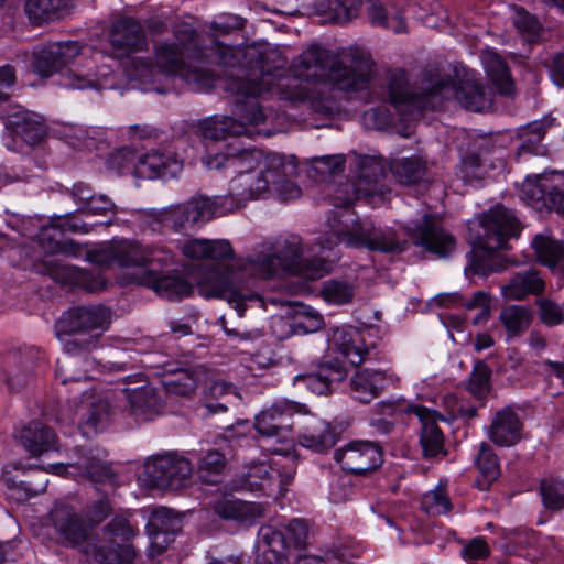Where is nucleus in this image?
<instances>
[{"instance_id": "nucleus-31", "label": "nucleus", "mask_w": 564, "mask_h": 564, "mask_svg": "<svg viewBox=\"0 0 564 564\" xmlns=\"http://www.w3.org/2000/svg\"><path fill=\"white\" fill-rule=\"evenodd\" d=\"M523 423L511 406L497 411L488 430V437L498 446L510 447L522 438Z\"/></svg>"}, {"instance_id": "nucleus-63", "label": "nucleus", "mask_w": 564, "mask_h": 564, "mask_svg": "<svg viewBox=\"0 0 564 564\" xmlns=\"http://www.w3.org/2000/svg\"><path fill=\"white\" fill-rule=\"evenodd\" d=\"M364 124L368 129L384 130L394 123V117L384 106L370 108L364 113Z\"/></svg>"}, {"instance_id": "nucleus-40", "label": "nucleus", "mask_w": 564, "mask_h": 564, "mask_svg": "<svg viewBox=\"0 0 564 564\" xmlns=\"http://www.w3.org/2000/svg\"><path fill=\"white\" fill-rule=\"evenodd\" d=\"M82 354L66 351V355L57 361L55 379L62 384L78 383L91 378L89 371L94 368V361Z\"/></svg>"}, {"instance_id": "nucleus-24", "label": "nucleus", "mask_w": 564, "mask_h": 564, "mask_svg": "<svg viewBox=\"0 0 564 564\" xmlns=\"http://www.w3.org/2000/svg\"><path fill=\"white\" fill-rule=\"evenodd\" d=\"M329 341L354 366L369 359L375 349L372 343H367L366 333L352 326L334 328Z\"/></svg>"}, {"instance_id": "nucleus-8", "label": "nucleus", "mask_w": 564, "mask_h": 564, "mask_svg": "<svg viewBox=\"0 0 564 564\" xmlns=\"http://www.w3.org/2000/svg\"><path fill=\"white\" fill-rule=\"evenodd\" d=\"M111 324V311L100 304L68 308L57 323L59 333L74 335L64 341L68 352H85L98 347L101 335Z\"/></svg>"}, {"instance_id": "nucleus-39", "label": "nucleus", "mask_w": 564, "mask_h": 564, "mask_svg": "<svg viewBox=\"0 0 564 564\" xmlns=\"http://www.w3.org/2000/svg\"><path fill=\"white\" fill-rule=\"evenodd\" d=\"M23 447L34 456L56 448L55 432L42 422L34 421L24 426L20 434Z\"/></svg>"}, {"instance_id": "nucleus-53", "label": "nucleus", "mask_w": 564, "mask_h": 564, "mask_svg": "<svg viewBox=\"0 0 564 564\" xmlns=\"http://www.w3.org/2000/svg\"><path fill=\"white\" fill-rule=\"evenodd\" d=\"M319 295L329 304L345 305L352 301L355 288L347 281L328 280L323 283Z\"/></svg>"}, {"instance_id": "nucleus-26", "label": "nucleus", "mask_w": 564, "mask_h": 564, "mask_svg": "<svg viewBox=\"0 0 564 564\" xmlns=\"http://www.w3.org/2000/svg\"><path fill=\"white\" fill-rule=\"evenodd\" d=\"M384 170L382 164L373 158H362L359 161V174L352 184H347L354 191L352 196L346 197L344 205H350L355 199L383 195L386 186L382 184Z\"/></svg>"}, {"instance_id": "nucleus-13", "label": "nucleus", "mask_w": 564, "mask_h": 564, "mask_svg": "<svg viewBox=\"0 0 564 564\" xmlns=\"http://www.w3.org/2000/svg\"><path fill=\"white\" fill-rule=\"evenodd\" d=\"M135 535V530L129 520L122 516L112 518L102 529L104 542L111 545L94 546V556L100 564H135L137 553L129 541Z\"/></svg>"}, {"instance_id": "nucleus-2", "label": "nucleus", "mask_w": 564, "mask_h": 564, "mask_svg": "<svg viewBox=\"0 0 564 564\" xmlns=\"http://www.w3.org/2000/svg\"><path fill=\"white\" fill-rule=\"evenodd\" d=\"M235 268L225 272L213 271L196 285L197 293L206 299L218 297L227 301L242 317L247 302L260 301L259 295L243 279H269L280 273L317 279L327 273V262L322 258H304L302 239L291 235L280 245L276 252L261 250L236 260Z\"/></svg>"}, {"instance_id": "nucleus-12", "label": "nucleus", "mask_w": 564, "mask_h": 564, "mask_svg": "<svg viewBox=\"0 0 564 564\" xmlns=\"http://www.w3.org/2000/svg\"><path fill=\"white\" fill-rule=\"evenodd\" d=\"M564 175L561 172L528 176L521 186V199L539 212L564 213Z\"/></svg>"}, {"instance_id": "nucleus-23", "label": "nucleus", "mask_w": 564, "mask_h": 564, "mask_svg": "<svg viewBox=\"0 0 564 564\" xmlns=\"http://www.w3.org/2000/svg\"><path fill=\"white\" fill-rule=\"evenodd\" d=\"M45 364L44 354L37 348H30L12 355L4 369V380L11 390L25 387Z\"/></svg>"}, {"instance_id": "nucleus-3", "label": "nucleus", "mask_w": 564, "mask_h": 564, "mask_svg": "<svg viewBox=\"0 0 564 564\" xmlns=\"http://www.w3.org/2000/svg\"><path fill=\"white\" fill-rule=\"evenodd\" d=\"M175 41H161L155 43L153 50V62L139 58L133 63V76L142 83L155 82L156 75L167 77H180L194 89L205 90L214 86L215 75L200 67L193 66L194 62L205 63L213 59L225 68H231V80L228 83V90L237 96V90L231 89L232 82L239 77H246L250 72L248 59L242 56L236 62V65H226L219 62V51L224 48H238L239 46H229L219 41H213L210 52L213 56L207 55L200 47L198 33L188 25H183L174 31Z\"/></svg>"}, {"instance_id": "nucleus-4", "label": "nucleus", "mask_w": 564, "mask_h": 564, "mask_svg": "<svg viewBox=\"0 0 564 564\" xmlns=\"http://www.w3.org/2000/svg\"><path fill=\"white\" fill-rule=\"evenodd\" d=\"M413 88L404 70L391 73L387 84V97L400 120L410 122L420 118L427 108H436L442 99L454 95L467 110L482 112L492 105V93L482 83L466 78L455 86L451 75L437 65L426 66Z\"/></svg>"}, {"instance_id": "nucleus-32", "label": "nucleus", "mask_w": 564, "mask_h": 564, "mask_svg": "<svg viewBox=\"0 0 564 564\" xmlns=\"http://www.w3.org/2000/svg\"><path fill=\"white\" fill-rule=\"evenodd\" d=\"M111 409L109 403L95 391L83 392L79 403L76 405L73 421L86 427L101 429L109 419Z\"/></svg>"}, {"instance_id": "nucleus-49", "label": "nucleus", "mask_w": 564, "mask_h": 564, "mask_svg": "<svg viewBox=\"0 0 564 564\" xmlns=\"http://www.w3.org/2000/svg\"><path fill=\"white\" fill-rule=\"evenodd\" d=\"M336 442V433L327 423H319L317 427L303 433L299 437L300 445L316 453L327 452Z\"/></svg>"}, {"instance_id": "nucleus-55", "label": "nucleus", "mask_w": 564, "mask_h": 564, "mask_svg": "<svg viewBox=\"0 0 564 564\" xmlns=\"http://www.w3.org/2000/svg\"><path fill=\"white\" fill-rule=\"evenodd\" d=\"M95 484H109L111 488L117 485L116 476L108 465L94 458H83L77 466Z\"/></svg>"}, {"instance_id": "nucleus-19", "label": "nucleus", "mask_w": 564, "mask_h": 564, "mask_svg": "<svg viewBox=\"0 0 564 564\" xmlns=\"http://www.w3.org/2000/svg\"><path fill=\"white\" fill-rule=\"evenodd\" d=\"M65 231L74 234L89 232V226L75 216L58 217L51 226L43 227L39 234V241L43 249L51 253L63 252L68 256H78L80 248L73 240L61 241Z\"/></svg>"}, {"instance_id": "nucleus-6", "label": "nucleus", "mask_w": 564, "mask_h": 564, "mask_svg": "<svg viewBox=\"0 0 564 564\" xmlns=\"http://www.w3.org/2000/svg\"><path fill=\"white\" fill-rule=\"evenodd\" d=\"M473 249L466 267L478 275H488L505 269L497 250L503 248L508 239L520 232V223L511 209L497 205L486 212L477 221L469 225Z\"/></svg>"}, {"instance_id": "nucleus-47", "label": "nucleus", "mask_w": 564, "mask_h": 564, "mask_svg": "<svg viewBox=\"0 0 564 564\" xmlns=\"http://www.w3.org/2000/svg\"><path fill=\"white\" fill-rule=\"evenodd\" d=\"M24 10L34 24L47 23L61 19L64 13L63 0H26Z\"/></svg>"}, {"instance_id": "nucleus-20", "label": "nucleus", "mask_w": 564, "mask_h": 564, "mask_svg": "<svg viewBox=\"0 0 564 564\" xmlns=\"http://www.w3.org/2000/svg\"><path fill=\"white\" fill-rule=\"evenodd\" d=\"M408 234L414 245L423 247L440 258L449 256L455 249L454 237L430 215H424L421 223L409 226Z\"/></svg>"}, {"instance_id": "nucleus-35", "label": "nucleus", "mask_w": 564, "mask_h": 564, "mask_svg": "<svg viewBox=\"0 0 564 564\" xmlns=\"http://www.w3.org/2000/svg\"><path fill=\"white\" fill-rule=\"evenodd\" d=\"M182 162L173 155L151 151L140 156L135 171L145 178L175 177L182 171Z\"/></svg>"}, {"instance_id": "nucleus-7", "label": "nucleus", "mask_w": 564, "mask_h": 564, "mask_svg": "<svg viewBox=\"0 0 564 564\" xmlns=\"http://www.w3.org/2000/svg\"><path fill=\"white\" fill-rule=\"evenodd\" d=\"M330 234L319 238V246L330 250L339 242L347 247L367 248L381 252H402L406 247L405 240H400L392 228H378L368 219L355 218L345 209L329 221Z\"/></svg>"}, {"instance_id": "nucleus-11", "label": "nucleus", "mask_w": 564, "mask_h": 564, "mask_svg": "<svg viewBox=\"0 0 564 564\" xmlns=\"http://www.w3.org/2000/svg\"><path fill=\"white\" fill-rule=\"evenodd\" d=\"M50 522L57 544L80 549L85 554L94 555L93 528L70 505L56 502L50 512Z\"/></svg>"}, {"instance_id": "nucleus-25", "label": "nucleus", "mask_w": 564, "mask_h": 564, "mask_svg": "<svg viewBox=\"0 0 564 564\" xmlns=\"http://www.w3.org/2000/svg\"><path fill=\"white\" fill-rule=\"evenodd\" d=\"M271 154H264L258 149L237 150L225 154L208 155L204 159V163L210 170L227 167L237 171L238 174L251 171H262L268 174L264 165Z\"/></svg>"}, {"instance_id": "nucleus-58", "label": "nucleus", "mask_w": 564, "mask_h": 564, "mask_svg": "<svg viewBox=\"0 0 564 564\" xmlns=\"http://www.w3.org/2000/svg\"><path fill=\"white\" fill-rule=\"evenodd\" d=\"M422 509L432 516L444 514L452 509V503L443 487H437L423 495Z\"/></svg>"}, {"instance_id": "nucleus-21", "label": "nucleus", "mask_w": 564, "mask_h": 564, "mask_svg": "<svg viewBox=\"0 0 564 564\" xmlns=\"http://www.w3.org/2000/svg\"><path fill=\"white\" fill-rule=\"evenodd\" d=\"M147 529L151 540L149 555L154 557L174 541L175 534L182 529V520L173 510L162 507L153 511Z\"/></svg>"}, {"instance_id": "nucleus-34", "label": "nucleus", "mask_w": 564, "mask_h": 564, "mask_svg": "<svg viewBox=\"0 0 564 564\" xmlns=\"http://www.w3.org/2000/svg\"><path fill=\"white\" fill-rule=\"evenodd\" d=\"M288 547L284 534L271 524L262 525L258 531L256 563L288 561Z\"/></svg>"}, {"instance_id": "nucleus-41", "label": "nucleus", "mask_w": 564, "mask_h": 564, "mask_svg": "<svg viewBox=\"0 0 564 564\" xmlns=\"http://www.w3.org/2000/svg\"><path fill=\"white\" fill-rule=\"evenodd\" d=\"M345 377L346 371L341 367L325 365L315 373L295 376L293 384H304L313 393L322 395L329 393L333 386L341 382Z\"/></svg>"}, {"instance_id": "nucleus-36", "label": "nucleus", "mask_w": 564, "mask_h": 564, "mask_svg": "<svg viewBox=\"0 0 564 564\" xmlns=\"http://www.w3.org/2000/svg\"><path fill=\"white\" fill-rule=\"evenodd\" d=\"M214 508L220 518L247 525H252L262 519L267 511L265 506L260 502L229 499L217 501Z\"/></svg>"}, {"instance_id": "nucleus-10", "label": "nucleus", "mask_w": 564, "mask_h": 564, "mask_svg": "<svg viewBox=\"0 0 564 564\" xmlns=\"http://www.w3.org/2000/svg\"><path fill=\"white\" fill-rule=\"evenodd\" d=\"M90 260L98 264L117 263L120 267H134L142 276L148 269L167 267L173 263V254L164 248L143 247L135 241H120L100 251L90 253Z\"/></svg>"}, {"instance_id": "nucleus-42", "label": "nucleus", "mask_w": 564, "mask_h": 564, "mask_svg": "<svg viewBox=\"0 0 564 564\" xmlns=\"http://www.w3.org/2000/svg\"><path fill=\"white\" fill-rule=\"evenodd\" d=\"M124 394L131 413L144 421L153 419L162 408L155 389L150 384L135 389L127 388L124 389Z\"/></svg>"}, {"instance_id": "nucleus-56", "label": "nucleus", "mask_w": 564, "mask_h": 564, "mask_svg": "<svg viewBox=\"0 0 564 564\" xmlns=\"http://www.w3.org/2000/svg\"><path fill=\"white\" fill-rule=\"evenodd\" d=\"M491 370L484 361H478L474 366L468 382V391L478 400L485 399L490 392Z\"/></svg>"}, {"instance_id": "nucleus-64", "label": "nucleus", "mask_w": 564, "mask_h": 564, "mask_svg": "<svg viewBox=\"0 0 564 564\" xmlns=\"http://www.w3.org/2000/svg\"><path fill=\"white\" fill-rule=\"evenodd\" d=\"M59 134L74 149L88 147L91 139L87 128L73 123L64 124Z\"/></svg>"}, {"instance_id": "nucleus-54", "label": "nucleus", "mask_w": 564, "mask_h": 564, "mask_svg": "<svg viewBox=\"0 0 564 564\" xmlns=\"http://www.w3.org/2000/svg\"><path fill=\"white\" fill-rule=\"evenodd\" d=\"M226 459L223 453L217 449L208 451L198 464L199 478L207 484H216L217 477L225 469Z\"/></svg>"}, {"instance_id": "nucleus-28", "label": "nucleus", "mask_w": 564, "mask_h": 564, "mask_svg": "<svg viewBox=\"0 0 564 564\" xmlns=\"http://www.w3.org/2000/svg\"><path fill=\"white\" fill-rule=\"evenodd\" d=\"M293 403L273 404L256 416L254 427L263 437L285 440L293 425Z\"/></svg>"}, {"instance_id": "nucleus-16", "label": "nucleus", "mask_w": 564, "mask_h": 564, "mask_svg": "<svg viewBox=\"0 0 564 564\" xmlns=\"http://www.w3.org/2000/svg\"><path fill=\"white\" fill-rule=\"evenodd\" d=\"M403 412L414 414L421 426L419 430V443L425 459H438L447 455L445 436L438 426V421L444 417L435 410L421 404H408Z\"/></svg>"}, {"instance_id": "nucleus-46", "label": "nucleus", "mask_w": 564, "mask_h": 564, "mask_svg": "<svg viewBox=\"0 0 564 564\" xmlns=\"http://www.w3.org/2000/svg\"><path fill=\"white\" fill-rule=\"evenodd\" d=\"M390 170L394 177L405 185L421 182L426 174V161L419 155L393 160Z\"/></svg>"}, {"instance_id": "nucleus-17", "label": "nucleus", "mask_w": 564, "mask_h": 564, "mask_svg": "<svg viewBox=\"0 0 564 564\" xmlns=\"http://www.w3.org/2000/svg\"><path fill=\"white\" fill-rule=\"evenodd\" d=\"M295 469L290 466L281 471L280 464L265 462L253 464L243 476V487L250 491H263L265 495H273L275 491L283 494L286 486L292 481Z\"/></svg>"}, {"instance_id": "nucleus-59", "label": "nucleus", "mask_w": 564, "mask_h": 564, "mask_svg": "<svg viewBox=\"0 0 564 564\" xmlns=\"http://www.w3.org/2000/svg\"><path fill=\"white\" fill-rule=\"evenodd\" d=\"M72 281L88 292H97L105 288L106 280L100 272L82 270L75 267L65 268Z\"/></svg>"}, {"instance_id": "nucleus-62", "label": "nucleus", "mask_w": 564, "mask_h": 564, "mask_svg": "<svg viewBox=\"0 0 564 564\" xmlns=\"http://www.w3.org/2000/svg\"><path fill=\"white\" fill-rule=\"evenodd\" d=\"M207 202L212 207V218L232 213L247 203L246 200H241L238 195L234 194L231 186L227 195L215 196L214 198L207 197Z\"/></svg>"}, {"instance_id": "nucleus-52", "label": "nucleus", "mask_w": 564, "mask_h": 564, "mask_svg": "<svg viewBox=\"0 0 564 564\" xmlns=\"http://www.w3.org/2000/svg\"><path fill=\"white\" fill-rule=\"evenodd\" d=\"M532 247L538 260L549 268H554L564 254L562 243L546 235H536L532 241Z\"/></svg>"}, {"instance_id": "nucleus-9", "label": "nucleus", "mask_w": 564, "mask_h": 564, "mask_svg": "<svg viewBox=\"0 0 564 564\" xmlns=\"http://www.w3.org/2000/svg\"><path fill=\"white\" fill-rule=\"evenodd\" d=\"M80 54L77 42H55L37 47L33 52L34 70L42 77L59 73L58 84L69 89L96 88L98 86L95 73L84 74L76 67H66Z\"/></svg>"}, {"instance_id": "nucleus-60", "label": "nucleus", "mask_w": 564, "mask_h": 564, "mask_svg": "<svg viewBox=\"0 0 564 564\" xmlns=\"http://www.w3.org/2000/svg\"><path fill=\"white\" fill-rule=\"evenodd\" d=\"M512 22L517 30L522 33L527 40L534 41L538 37L541 29L540 22L523 8H513Z\"/></svg>"}, {"instance_id": "nucleus-61", "label": "nucleus", "mask_w": 564, "mask_h": 564, "mask_svg": "<svg viewBox=\"0 0 564 564\" xmlns=\"http://www.w3.org/2000/svg\"><path fill=\"white\" fill-rule=\"evenodd\" d=\"M361 6V0H332L329 10L335 22L346 23L359 14Z\"/></svg>"}, {"instance_id": "nucleus-5", "label": "nucleus", "mask_w": 564, "mask_h": 564, "mask_svg": "<svg viewBox=\"0 0 564 564\" xmlns=\"http://www.w3.org/2000/svg\"><path fill=\"white\" fill-rule=\"evenodd\" d=\"M291 72L301 80L330 83L337 89L350 91L362 89L369 83L373 62L368 54L354 52L346 63L330 51L312 44L292 61Z\"/></svg>"}, {"instance_id": "nucleus-27", "label": "nucleus", "mask_w": 564, "mask_h": 564, "mask_svg": "<svg viewBox=\"0 0 564 564\" xmlns=\"http://www.w3.org/2000/svg\"><path fill=\"white\" fill-rule=\"evenodd\" d=\"M406 0H367L366 13L371 25L391 30L394 33L406 32L404 17Z\"/></svg>"}, {"instance_id": "nucleus-37", "label": "nucleus", "mask_w": 564, "mask_h": 564, "mask_svg": "<svg viewBox=\"0 0 564 564\" xmlns=\"http://www.w3.org/2000/svg\"><path fill=\"white\" fill-rule=\"evenodd\" d=\"M544 286V281L538 271L525 269L510 278L509 282L501 288V294L506 300L520 301L531 294H541Z\"/></svg>"}, {"instance_id": "nucleus-30", "label": "nucleus", "mask_w": 564, "mask_h": 564, "mask_svg": "<svg viewBox=\"0 0 564 564\" xmlns=\"http://www.w3.org/2000/svg\"><path fill=\"white\" fill-rule=\"evenodd\" d=\"M110 42L113 48L122 55L143 51L148 45L144 30L132 18H122L112 24Z\"/></svg>"}, {"instance_id": "nucleus-38", "label": "nucleus", "mask_w": 564, "mask_h": 564, "mask_svg": "<svg viewBox=\"0 0 564 564\" xmlns=\"http://www.w3.org/2000/svg\"><path fill=\"white\" fill-rule=\"evenodd\" d=\"M387 383L384 372L362 369L350 379L349 386L354 398L362 403H369L380 395Z\"/></svg>"}, {"instance_id": "nucleus-51", "label": "nucleus", "mask_w": 564, "mask_h": 564, "mask_svg": "<svg viewBox=\"0 0 564 564\" xmlns=\"http://www.w3.org/2000/svg\"><path fill=\"white\" fill-rule=\"evenodd\" d=\"M532 318L528 308L517 305L503 307L499 315L509 337L519 336L525 332L531 325Z\"/></svg>"}, {"instance_id": "nucleus-22", "label": "nucleus", "mask_w": 564, "mask_h": 564, "mask_svg": "<svg viewBox=\"0 0 564 564\" xmlns=\"http://www.w3.org/2000/svg\"><path fill=\"white\" fill-rule=\"evenodd\" d=\"M264 166L270 175V187L281 200L288 202L301 196V188L291 180L296 174V163L293 158L273 153L265 161Z\"/></svg>"}, {"instance_id": "nucleus-15", "label": "nucleus", "mask_w": 564, "mask_h": 564, "mask_svg": "<svg viewBox=\"0 0 564 564\" xmlns=\"http://www.w3.org/2000/svg\"><path fill=\"white\" fill-rule=\"evenodd\" d=\"M155 219L177 232H187L212 219V207L206 196H195L155 213Z\"/></svg>"}, {"instance_id": "nucleus-48", "label": "nucleus", "mask_w": 564, "mask_h": 564, "mask_svg": "<svg viewBox=\"0 0 564 564\" xmlns=\"http://www.w3.org/2000/svg\"><path fill=\"white\" fill-rule=\"evenodd\" d=\"M162 384L167 394L176 398L191 399L197 389V378L191 370L178 369L164 377Z\"/></svg>"}, {"instance_id": "nucleus-43", "label": "nucleus", "mask_w": 564, "mask_h": 564, "mask_svg": "<svg viewBox=\"0 0 564 564\" xmlns=\"http://www.w3.org/2000/svg\"><path fill=\"white\" fill-rule=\"evenodd\" d=\"M235 195L241 200H250L262 197L270 189V175L262 171H251L238 174L231 180Z\"/></svg>"}, {"instance_id": "nucleus-33", "label": "nucleus", "mask_w": 564, "mask_h": 564, "mask_svg": "<svg viewBox=\"0 0 564 564\" xmlns=\"http://www.w3.org/2000/svg\"><path fill=\"white\" fill-rule=\"evenodd\" d=\"M160 268L148 269L135 281L139 284L152 288L160 296L167 300H181L192 293L193 286L186 280L180 276L161 275L159 273Z\"/></svg>"}, {"instance_id": "nucleus-50", "label": "nucleus", "mask_w": 564, "mask_h": 564, "mask_svg": "<svg viewBox=\"0 0 564 564\" xmlns=\"http://www.w3.org/2000/svg\"><path fill=\"white\" fill-rule=\"evenodd\" d=\"M549 126H552V119L545 118L541 121H533L522 127L519 130V154H540V144L543 140L545 129Z\"/></svg>"}, {"instance_id": "nucleus-14", "label": "nucleus", "mask_w": 564, "mask_h": 564, "mask_svg": "<svg viewBox=\"0 0 564 564\" xmlns=\"http://www.w3.org/2000/svg\"><path fill=\"white\" fill-rule=\"evenodd\" d=\"M193 474L188 458L175 452L153 457L145 464V475L153 487L177 490L187 486Z\"/></svg>"}, {"instance_id": "nucleus-1", "label": "nucleus", "mask_w": 564, "mask_h": 564, "mask_svg": "<svg viewBox=\"0 0 564 564\" xmlns=\"http://www.w3.org/2000/svg\"><path fill=\"white\" fill-rule=\"evenodd\" d=\"M219 62L226 65H236L240 56L248 59L250 72L246 77L232 82L231 89L237 90L232 113L229 116H213L200 123V131L205 139L213 141L226 140L242 134H249L248 126H259L267 120V113L260 106L258 98L268 93L281 100L291 102L308 101L312 110L321 116L333 117L340 111L337 99L324 91H307L294 79L271 72L265 63V56L254 45L220 48Z\"/></svg>"}, {"instance_id": "nucleus-29", "label": "nucleus", "mask_w": 564, "mask_h": 564, "mask_svg": "<svg viewBox=\"0 0 564 564\" xmlns=\"http://www.w3.org/2000/svg\"><path fill=\"white\" fill-rule=\"evenodd\" d=\"M4 124L15 138L29 145L39 143L46 134L43 117L21 107H15L7 115Z\"/></svg>"}, {"instance_id": "nucleus-18", "label": "nucleus", "mask_w": 564, "mask_h": 564, "mask_svg": "<svg viewBox=\"0 0 564 564\" xmlns=\"http://www.w3.org/2000/svg\"><path fill=\"white\" fill-rule=\"evenodd\" d=\"M334 458L344 470L361 475L372 471L381 465L382 452L380 446L375 443L355 441L336 449Z\"/></svg>"}, {"instance_id": "nucleus-57", "label": "nucleus", "mask_w": 564, "mask_h": 564, "mask_svg": "<svg viewBox=\"0 0 564 564\" xmlns=\"http://www.w3.org/2000/svg\"><path fill=\"white\" fill-rule=\"evenodd\" d=\"M564 485L561 479L544 478L541 481L540 492L543 505L550 510H561L564 506Z\"/></svg>"}, {"instance_id": "nucleus-44", "label": "nucleus", "mask_w": 564, "mask_h": 564, "mask_svg": "<svg viewBox=\"0 0 564 564\" xmlns=\"http://www.w3.org/2000/svg\"><path fill=\"white\" fill-rule=\"evenodd\" d=\"M474 464L479 473L477 487L480 490H488L501 474L499 457L491 445L486 442L478 445Z\"/></svg>"}, {"instance_id": "nucleus-45", "label": "nucleus", "mask_w": 564, "mask_h": 564, "mask_svg": "<svg viewBox=\"0 0 564 564\" xmlns=\"http://www.w3.org/2000/svg\"><path fill=\"white\" fill-rule=\"evenodd\" d=\"M482 63L487 75L498 91L505 96L513 94V82L506 62L494 51L482 53Z\"/></svg>"}]
</instances>
